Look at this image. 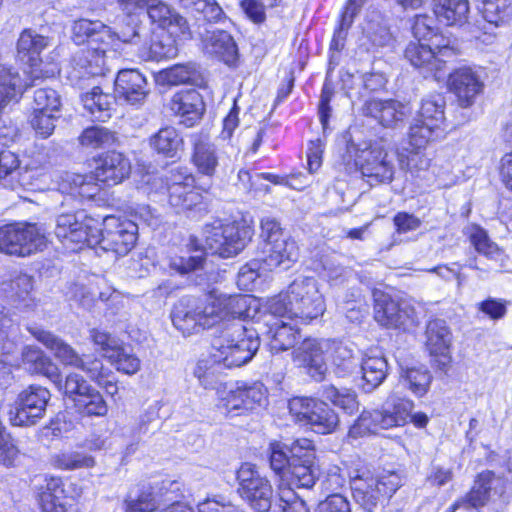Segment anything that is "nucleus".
Instances as JSON below:
<instances>
[{"mask_svg": "<svg viewBox=\"0 0 512 512\" xmlns=\"http://www.w3.org/2000/svg\"><path fill=\"white\" fill-rule=\"evenodd\" d=\"M442 126L416 118L409 129V145L416 150L424 149L428 143L438 139Z\"/></svg>", "mask_w": 512, "mask_h": 512, "instance_id": "ea45409f", "label": "nucleus"}, {"mask_svg": "<svg viewBox=\"0 0 512 512\" xmlns=\"http://www.w3.org/2000/svg\"><path fill=\"white\" fill-rule=\"evenodd\" d=\"M288 407L296 422L309 425L320 434L331 433L339 423L335 411L318 399L295 397L289 401Z\"/></svg>", "mask_w": 512, "mask_h": 512, "instance_id": "9b49d317", "label": "nucleus"}, {"mask_svg": "<svg viewBox=\"0 0 512 512\" xmlns=\"http://www.w3.org/2000/svg\"><path fill=\"white\" fill-rule=\"evenodd\" d=\"M325 300L319 290L318 281L313 277H299L281 293L269 299L266 310L272 315L297 319L309 323L323 315Z\"/></svg>", "mask_w": 512, "mask_h": 512, "instance_id": "7ed1b4c3", "label": "nucleus"}, {"mask_svg": "<svg viewBox=\"0 0 512 512\" xmlns=\"http://www.w3.org/2000/svg\"><path fill=\"white\" fill-rule=\"evenodd\" d=\"M97 220L91 217H84L80 220V227H69L67 230V238H59V240L66 246L70 244L79 245L81 248L83 245L89 247H96L97 241L99 240L96 233Z\"/></svg>", "mask_w": 512, "mask_h": 512, "instance_id": "58836bf2", "label": "nucleus"}, {"mask_svg": "<svg viewBox=\"0 0 512 512\" xmlns=\"http://www.w3.org/2000/svg\"><path fill=\"white\" fill-rule=\"evenodd\" d=\"M83 416L103 417L108 412V405L97 389L91 390L82 398H77L74 404Z\"/></svg>", "mask_w": 512, "mask_h": 512, "instance_id": "3c124183", "label": "nucleus"}, {"mask_svg": "<svg viewBox=\"0 0 512 512\" xmlns=\"http://www.w3.org/2000/svg\"><path fill=\"white\" fill-rule=\"evenodd\" d=\"M115 98V96L104 93L100 87L95 86L90 91L82 94L81 101L84 109L93 120L104 122L111 117Z\"/></svg>", "mask_w": 512, "mask_h": 512, "instance_id": "72a5a7b5", "label": "nucleus"}, {"mask_svg": "<svg viewBox=\"0 0 512 512\" xmlns=\"http://www.w3.org/2000/svg\"><path fill=\"white\" fill-rule=\"evenodd\" d=\"M27 330L37 341L49 349L64 366L83 371L110 395L117 393L118 387L115 383L106 379L107 370L100 359L93 355L79 354L70 344L50 331L39 327H28Z\"/></svg>", "mask_w": 512, "mask_h": 512, "instance_id": "39448f33", "label": "nucleus"}, {"mask_svg": "<svg viewBox=\"0 0 512 512\" xmlns=\"http://www.w3.org/2000/svg\"><path fill=\"white\" fill-rule=\"evenodd\" d=\"M240 497L254 510L268 511L272 504L273 489L251 463H243L237 471Z\"/></svg>", "mask_w": 512, "mask_h": 512, "instance_id": "f8f14e48", "label": "nucleus"}, {"mask_svg": "<svg viewBox=\"0 0 512 512\" xmlns=\"http://www.w3.org/2000/svg\"><path fill=\"white\" fill-rule=\"evenodd\" d=\"M62 107L61 96L52 88L35 90L33 96V110L59 115Z\"/></svg>", "mask_w": 512, "mask_h": 512, "instance_id": "5fc2aeb1", "label": "nucleus"}, {"mask_svg": "<svg viewBox=\"0 0 512 512\" xmlns=\"http://www.w3.org/2000/svg\"><path fill=\"white\" fill-rule=\"evenodd\" d=\"M268 314L271 318L267 321L270 350L278 353L294 347L299 338L298 329L285 321L287 317L275 316L270 312Z\"/></svg>", "mask_w": 512, "mask_h": 512, "instance_id": "bb28decb", "label": "nucleus"}, {"mask_svg": "<svg viewBox=\"0 0 512 512\" xmlns=\"http://www.w3.org/2000/svg\"><path fill=\"white\" fill-rule=\"evenodd\" d=\"M433 11L439 22L461 26L467 22L469 14L468 0H433Z\"/></svg>", "mask_w": 512, "mask_h": 512, "instance_id": "2f4dec72", "label": "nucleus"}, {"mask_svg": "<svg viewBox=\"0 0 512 512\" xmlns=\"http://www.w3.org/2000/svg\"><path fill=\"white\" fill-rule=\"evenodd\" d=\"M388 364L381 355H366L361 363L363 388L370 392L378 387L386 378Z\"/></svg>", "mask_w": 512, "mask_h": 512, "instance_id": "e433bc0d", "label": "nucleus"}, {"mask_svg": "<svg viewBox=\"0 0 512 512\" xmlns=\"http://www.w3.org/2000/svg\"><path fill=\"white\" fill-rule=\"evenodd\" d=\"M414 408L413 401L392 394L380 410L370 411L376 432L404 426Z\"/></svg>", "mask_w": 512, "mask_h": 512, "instance_id": "aec40b11", "label": "nucleus"}, {"mask_svg": "<svg viewBox=\"0 0 512 512\" xmlns=\"http://www.w3.org/2000/svg\"><path fill=\"white\" fill-rule=\"evenodd\" d=\"M91 175L66 172L59 181V190L73 197L91 199L99 192L96 181L108 186L117 185L127 178L131 171L129 160L121 153L109 152L97 160Z\"/></svg>", "mask_w": 512, "mask_h": 512, "instance_id": "20e7f679", "label": "nucleus"}, {"mask_svg": "<svg viewBox=\"0 0 512 512\" xmlns=\"http://www.w3.org/2000/svg\"><path fill=\"white\" fill-rule=\"evenodd\" d=\"M60 115L33 110L30 123L36 134L42 138H48L55 130V122Z\"/></svg>", "mask_w": 512, "mask_h": 512, "instance_id": "e2e57ef3", "label": "nucleus"}, {"mask_svg": "<svg viewBox=\"0 0 512 512\" xmlns=\"http://www.w3.org/2000/svg\"><path fill=\"white\" fill-rule=\"evenodd\" d=\"M51 394L45 387L30 385L17 398V406L10 411L9 420L14 426H31L42 419Z\"/></svg>", "mask_w": 512, "mask_h": 512, "instance_id": "4468645a", "label": "nucleus"}, {"mask_svg": "<svg viewBox=\"0 0 512 512\" xmlns=\"http://www.w3.org/2000/svg\"><path fill=\"white\" fill-rule=\"evenodd\" d=\"M267 391L260 382L237 385L220 398V406L228 415H240L266 401Z\"/></svg>", "mask_w": 512, "mask_h": 512, "instance_id": "dca6fc26", "label": "nucleus"}, {"mask_svg": "<svg viewBox=\"0 0 512 512\" xmlns=\"http://www.w3.org/2000/svg\"><path fill=\"white\" fill-rule=\"evenodd\" d=\"M322 396L347 414H353L359 408L355 392L349 389H338L335 386H325Z\"/></svg>", "mask_w": 512, "mask_h": 512, "instance_id": "603ef678", "label": "nucleus"}, {"mask_svg": "<svg viewBox=\"0 0 512 512\" xmlns=\"http://www.w3.org/2000/svg\"><path fill=\"white\" fill-rule=\"evenodd\" d=\"M183 144V140L174 127L166 126L161 128L150 138L151 147L166 157L176 156Z\"/></svg>", "mask_w": 512, "mask_h": 512, "instance_id": "a19ab883", "label": "nucleus"}, {"mask_svg": "<svg viewBox=\"0 0 512 512\" xmlns=\"http://www.w3.org/2000/svg\"><path fill=\"white\" fill-rule=\"evenodd\" d=\"M349 477L354 500L369 512L402 486V479L396 472L375 476L370 470L360 468L351 471Z\"/></svg>", "mask_w": 512, "mask_h": 512, "instance_id": "423d86ee", "label": "nucleus"}, {"mask_svg": "<svg viewBox=\"0 0 512 512\" xmlns=\"http://www.w3.org/2000/svg\"><path fill=\"white\" fill-rule=\"evenodd\" d=\"M65 490L60 477H49L45 479V485L41 486L39 502L43 512H66L63 500Z\"/></svg>", "mask_w": 512, "mask_h": 512, "instance_id": "c9c22d12", "label": "nucleus"}, {"mask_svg": "<svg viewBox=\"0 0 512 512\" xmlns=\"http://www.w3.org/2000/svg\"><path fill=\"white\" fill-rule=\"evenodd\" d=\"M152 23L162 29L177 27L179 32L185 34L188 31V24L184 17L174 11L162 0H153L145 7Z\"/></svg>", "mask_w": 512, "mask_h": 512, "instance_id": "7c9ffc66", "label": "nucleus"}, {"mask_svg": "<svg viewBox=\"0 0 512 512\" xmlns=\"http://www.w3.org/2000/svg\"><path fill=\"white\" fill-rule=\"evenodd\" d=\"M249 295L218 294L213 291L203 300L183 298L173 308L171 318L174 327L184 336L197 333L200 329L221 326V332L228 323L241 322V318L252 317Z\"/></svg>", "mask_w": 512, "mask_h": 512, "instance_id": "f257e3e1", "label": "nucleus"}, {"mask_svg": "<svg viewBox=\"0 0 512 512\" xmlns=\"http://www.w3.org/2000/svg\"><path fill=\"white\" fill-rule=\"evenodd\" d=\"M482 14L488 23L500 26L512 16L511 0H483Z\"/></svg>", "mask_w": 512, "mask_h": 512, "instance_id": "8fccbe9b", "label": "nucleus"}, {"mask_svg": "<svg viewBox=\"0 0 512 512\" xmlns=\"http://www.w3.org/2000/svg\"><path fill=\"white\" fill-rule=\"evenodd\" d=\"M279 507L283 512H309L303 499L291 487H279Z\"/></svg>", "mask_w": 512, "mask_h": 512, "instance_id": "0e129e2a", "label": "nucleus"}, {"mask_svg": "<svg viewBox=\"0 0 512 512\" xmlns=\"http://www.w3.org/2000/svg\"><path fill=\"white\" fill-rule=\"evenodd\" d=\"M157 507V501L149 488H134L130 490L123 502L125 512H152Z\"/></svg>", "mask_w": 512, "mask_h": 512, "instance_id": "de8ad7c7", "label": "nucleus"}, {"mask_svg": "<svg viewBox=\"0 0 512 512\" xmlns=\"http://www.w3.org/2000/svg\"><path fill=\"white\" fill-rule=\"evenodd\" d=\"M356 163L361 174L371 184L389 183L393 180L395 166L388 152L377 144L358 145Z\"/></svg>", "mask_w": 512, "mask_h": 512, "instance_id": "ddd939ff", "label": "nucleus"}, {"mask_svg": "<svg viewBox=\"0 0 512 512\" xmlns=\"http://www.w3.org/2000/svg\"><path fill=\"white\" fill-rule=\"evenodd\" d=\"M481 69L463 66L449 75L448 86L463 108L471 106L484 90Z\"/></svg>", "mask_w": 512, "mask_h": 512, "instance_id": "2eb2a0df", "label": "nucleus"}, {"mask_svg": "<svg viewBox=\"0 0 512 512\" xmlns=\"http://www.w3.org/2000/svg\"><path fill=\"white\" fill-rule=\"evenodd\" d=\"M21 364L31 374L45 376L53 383L60 382L61 375L58 366L36 346L27 345L23 347Z\"/></svg>", "mask_w": 512, "mask_h": 512, "instance_id": "393cba45", "label": "nucleus"}, {"mask_svg": "<svg viewBox=\"0 0 512 512\" xmlns=\"http://www.w3.org/2000/svg\"><path fill=\"white\" fill-rule=\"evenodd\" d=\"M328 353H330L335 372L341 377L353 373L358 367L359 357L352 343L331 341Z\"/></svg>", "mask_w": 512, "mask_h": 512, "instance_id": "f704fd0d", "label": "nucleus"}, {"mask_svg": "<svg viewBox=\"0 0 512 512\" xmlns=\"http://www.w3.org/2000/svg\"><path fill=\"white\" fill-rule=\"evenodd\" d=\"M169 203L178 212L190 210L202 202V195L194 186H169Z\"/></svg>", "mask_w": 512, "mask_h": 512, "instance_id": "09e8293b", "label": "nucleus"}, {"mask_svg": "<svg viewBox=\"0 0 512 512\" xmlns=\"http://www.w3.org/2000/svg\"><path fill=\"white\" fill-rule=\"evenodd\" d=\"M330 346L331 340L307 338L293 351L294 362L306 368L316 380H322L327 371L326 355Z\"/></svg>", "mask_w": 512, "mask_h": 512, "instance_id": "a211bd4d", "label": "nucleus"}, {"mask_svg": "<svg viewBox=\"0 0 512 512\" xmlns=\"http://www.w3.org/2000/svg\"><path fill=\"white\" fill-rule=\"evenodd\" d=\"M452 335L446 322L442 319L429 321L426 327V347L431 355H440L444 358L443 364L448 360L447 352L451 344Z\"/></svg>", "mask_w": 512, "mask_h": 512, "instance_id": "473e14b6", "label": "nucleus"}, {"mask_svg": "<svg viewBox=\"0 0 512 512\" xmlns=\"http://www.w3.org/2000/svg\"><path fill=\"white\" fill-rule=\"evenodd\" d=\"M103 227L96 224L97 241L105 251H112L117 255L128 254L135 246L138 236L137 224L127 218L107 216L103 219Z\"/></svg>", "mask_w": 512, "mask_h": 512, "instance_id": "9d476101", "label": "nucleus"}, {"mask_svg": "<svg viewBox=\"0 0 512 512\" xmlns=\"http://www.w3.org/2000/svg\"><path fill=\"white\" fill-rule=\"evenodd\" d=\"M169 107L180 118V122L188 127L195 125L205 111L203 97L195 89L181 90L175 93L170 100Z\"/></svg>", "mask_w": 512, "mask_h": 512, "instance_id": "5701e85b", "label": "nucleus"}, {"mask_svg": "<svg viewBox=\"0 0 512 512\" xmlns=\"http://www.w3.org/2000/svg\"><path fill=\"white\" fill-rule=\"evenodd\" d=\"M54 467L62 470L90 469L96 464L95 458L79 451H62L52 456Z\"/></svg>", "mask_w": 512, "mask_h": 512, "instance_id": "a18cd8bd", "label": "nucleus"}, {"mask_svg": "<svg viewBox=\"0 0 512 512\" xmlns=\"http://www.w3.org/2000/svg\"><path fill=\"white\" fill-rule=\"evenodd\" d=\"M262 253L263 261L269 269L277 267L288 269L298 260L299 247L294 239L284 236L269 246H263Z\"/></svg>", "mask_w": 512, "mask_h": 512, "instance_id": "a878e982", "label": "nucleus"}, {"mask_svg": "<svg viewBox=\"0 0 512 512\" xmlns=\"http://www.w3.org/2000/svg\"><path fill=\"white\" fill-rule=\"evenodd\" d=\"M109 48L111 47L104 44H91L78 52L69 74L71 81L80 86L84 80L104 75L106 52Z\"/></svg>", "mask_w": 512, "mask_h": 512, "instance_id": "f3484780", "label": "nucleus"}, {"mask_svg": "<svg viewBox=\"0 0 512 512\" xmlns=\"http://www.w3.org/2000/svg\"><path fill=\"white\" fill-rule=\"evenodd\" d=\"M204 261V253L196 251L195 255L176 256L170 260V267L180 274H187L198 270L202 267Z\"/></svg>", "mask_w": 512, "mask_h": 512, "instance_id": "338daca9", "label": "nucleus"}, {"mask_svg": "<svg viewBox=\"0 0 512 512\" xmlns=\"http://www.w3.org/2000/svg\"><path fill=\"white\" fill-rule=\"evenodd\" d=\"M164 80L170 85L191 84L198 87L205 85V79L196 63L177 64L163 73Z\"/></svg>", "mask_w": 512, "mask_h": 512, "instance_id": "4c0bfd02", "label": "nucleus"}, {"mask_svg": "<svg viewBox=\"0 0 512 512\" xmlns=\"http://www.w3.org/2000/svg\"><path fill=\"white\" fill-rule=\"evenodd\" d=\"M72 32V39L77 45L86 42L87 46L91 44H104L108 46L109 43L115 40L111 28L100 21L78 20L74 23Z\"/></svg>", "mask_w": 512, "mask_h": 512, "instance_id": "cd10ccee", "label": "nucleus"}, {"mask_svg": "<svg viewBox=\"0 0 512 512\" xmlns=\"http://www.w3.org/2000/svg\"><path fill=\"white\" fill-rule=\"evenodd\" d=\"M114 141V133L102 126L86 128L79 136L81 146L89 149L103 148L111 145Z\"/></svg>", "mask_w": 512, "mask_h": 512, "instance_id": "864d4df0", "label": "nucleus"}, {"mask_svg": "<svg viewBox=\"0 0 512 512\" xmlns=\"http://www.w3.org/2000/svg\"><path fill=\"white\" fill-rule=\"evenodd\" d=\"M435 48L422 42H410L405 49V58L424 77H433L439 81L446 75V63L456 55L454 48L433 42Z\"/></svg>", "mask_w": 512, "mask_h": 512, "instance_id": "1a4fd4ad", "label": "nucleus"}, {"mask_svg": "<svg viewBox=\"0 0 512 512\" xmlns=\"http://www.w3.org/2000/svg\"><path fill=\"white\" fill-rule=\"evenodd\" d=\"M437 27L433 16L416 15L412 24V33L417 42L431 41L436 38Z\"/></svg>", "mask_w": 512, "mask_h": 512, "instance_id": "680f3d73", "label": "nucleus"}, {"mask_svg": "<svg viewBox=\"0 0 512 512\" xmlns=\"http://www.w3.org/2000/svg\"><path fill=\"white\" fill-rule=\"evenodd\" d=\"M400 379L403 385L418 397L424 396L431 385L432 375L425 367L402 368Z\"/></svg>", "mask_w": 512, "mask_h": 512, "instance_id": "79ce46f5", "label": "nucleus"}, {"mask_svg": "<svg viewBox=\"0 0 512 512\" xmlns=\"http://www.w3.org/2000/svg\"><path fill=\"white\" fill-rule=\"evenodd\" d=\"M108 360L117 369L127 375L136 374L141 368L140 359L131 351L120 346L114 353L108 355Z\"/></svg>", "mask_w": 512, "mask_h": 512, "instance_id": "4d7b16f0", "label": "nucleus"}, {"mask_svg": "<svg viewBox=\"0 0 512 512\" xmlns=\"http://www.w3.org/2000/svg\"><path fill=\"white\" fill-rule=\"evenodd\" d=\"M146 78L136 69H124L115 79V97L130 105L141 104L148 95Z\"/></svg>", "mask_w": 512, "mask_h": 512, "instance_id": "4be33fe9", "label": "nucleus"}, {"mask_svg": "<svg viewBox=\"0 0 512 512\" xmlns=\"http://www.w3.org/2000/svg\"><path fill=\"white\" fill-rule=\"evenodd\" d=\"M259 346L255 329L242 322L228 323L214 339L209 355L197 362L194 375L205 389H218L223 371L248 363Z\"/></svg>", "mask_w": 512, "mask_h": 512, "instance_id": "f03ea898", "label": "nucleus"}, {"mask_svg": "<svg viewBox=\"0 0 512 512\" xmlns=\"http://www.w3.org/2000/svg\"><path fill=\"white\" fill-rule=\"evenodd\" d=\"M191 162L199 174L213 177L219 166V154L216 146L206 138L195 136Z\"/></svg>", "mask_w": 512, "mask_h": 512, "instance_id": "c85d7f7f", "label": "nucleus"}, {"mask_svg": "<svg viewBox=\"0 0 512 512\" xmlns=\"http://www.w3.org/2000/svg\"><path fill=\"white\" fill-rule=\"evenodd\" d=\"M177 51L174 39L166 32H161L153 37L149 47L143 48L142 56L149 60L160 61L175 57Z\"/></svg>", "mask_w": 512, "mask_h": 512, "instance_id": "49530a36", "label": "nucleus"}, {"mask_svg": "<svg viewBox=\"0 0 512 512\" xmlns=\"http://www.w3.org/2000/svg\"><path fill=\"white\" fill-rule=\"evenodd\" d=\"M270 465L271 468L280 474L284 479L290 466V455H288V445L280 442H274L270 445Z\"/></svg>", "mask_w": 512, "mask_h": 512, "instance_id": "052dcab7", "label": "nucleus"}, {"mask_svg": "<svg viewBox=\"0 0 512 512\" xmlns=\"http://www.w3.org/2000/svg\"><path fill=\"white\" fill-rule=\"evenodd\" d=\"M471 245L479 253L488 259L497 260L502 255V250L488 236L487 232L478 225H471L466 232Z\"/></svg>", "mask_w": 512, "mask_h": 512, "instance_id": "c03bdc74", "label": "nucleus"}, {"mask_svg": "<svg viewBox=\"0 0 512 512\" xmlns=\"http://www.w3.org/2000/svg\"><path fill=\"white\" fill-rule=\"evenodd\" d=\"M203 50L219 57L225 63L234 61L237 46L232 36L223 30L206 31L201 35Z\"/></svg>", "mask_w": 512, "mask_h": 512, "instance_id": "c756f323", "label": "nucleus"}, {"mask_svg": "<svg viewBox=\"0 0 512 512\" xmlns=\"http://www.w3.org/2000/svg\"><path fill=\"white\" fill-rule=\"evenodd\" d=\"M314 462L315 460L308 463L290 464L288 473L283 480H287L289 485L296 487H313L319 476V469Z\"/></svg>", "mask_w": 512, "mask_h": 512, "instance_id": "37998d69", "label": "nucleus"}, {"mask_svg": "<svg viewBox=\"0 0 512 512\" xmlns=\"http://www.w3.org/2000/svg\"><path fill=\"white\" fill-rule=\"evenodd\" d=\"M47 243L44 231L36 224L14 223L0 227V252L26 257L42 250Z\"/></svg>", "mask_w": 512, "mask_h": 512, "instance_id": "6e6552de", "label": "nucleus"}, {"mask_svg": "<svg viewBox=\"0 0 512 512\" xmlns=\"http://www.w3.org/2000/svg\"><path fill=\"white\" fill-rule=\"evenodd\" d=\"M56 384L63 390L65 396L73 400L74 404L77 398L84 397L94 389L82 375L76 372L67 374L63 385L61 381Z\"/></svg>", "mask_w": 512, "mask_h": 512, "instance_id": "13d9d810", "label": "nucleus"}, {"mask_svg": "<svg viewBox=\"0 0 512 512\" xmlns=\"http://www.w3.org/2000/svg\"><path fill=\"white\" fill-rule=\"evenodd\" d=\"M430 158H428L421 150L411 148L406 160L401 157L400 165L412 175H418L420 172L426 171L430 166Z\"/></svg>", "mask_w": 512, "mask_h": 512, "instance_id": "774afa93", "label": "nucleus"}, {"mask_svg": "<svg viewBox=\"0 0 512 512\" xmlns=\"http://www.w3.org/2000/svg\"><path fill=\"white\" fill-rule=\"evenodd\" d=\"M363 114L375 118L386 128H396L408 115L404 104L396 100L370 99L362 108Z\"/></svg>", "mask_w": 512, "mask_h": 512, "instance_id": "b1692460", "label": "nucleus"}, {"mask_svg": "<svg viewBox=\"0 0 512 512\" xmlns=\"http://www.w3.org/2000/svg\"><path fill=\"white\" fill-rule=\"evenodd\" d=\"M205 249L228 258L237 255L251 240L253 229L245 221L222 223L216 220L204 227Z\"/></svg>", "mask_w": 512, "mask_h": 512, "instance_id": "0eeeda50", "label": "nucleus"}, {"mask_svg": "<svg viewBox=\"0 0 512 512\" xmlns=\"http://www.w3.org/2000/svg\"><path fill=\"white\" fill-rule=\"evenodd\" d=\"M373 296L375 301L374 318L379 324L404 330L414 324L413 311L407 306L402 307L388 294L381 291H375Z\"/></svg>", "mask_w": 512, "mask_h": 512, "instance_id": "6ab92c4d", "label": "nucleus"}, {"mask_svg": "<svg viewBox=\"0 0 512 512\" xmlns=\"http://www.w3.org/2000/svg\"><path fill=\"white\" fill-rule=\"evenodd\" d=\"M506 490V480L494 472L486 470L479 473L470 491L464 496L469 507L481 508L497 497H501Z\"/></svg>", "mask_w": 512, "mask_h": 512, "instance_id": "412c9836", "label": "nucleus"}, {"mask_svg": "<svg viewBox=\"0 0 512 512\" xmlns=\"http://www.w3.org/2000/svg\"><path fill=\"white\" fill-rule=\"evenodd\" d=\"M288 452L290 455V464L295 463H308L315 460V451L313 442L307 438L294 440L288 445Z\"/></svg>", "mask_w": 512, "mask_h": 512, "instance_id": "bf43d9fd", "label": "nucleus"}, {"mask_svg": "<svg viewBox=\"0 0 512 512\" xmlns=\"http://www.w3.org/2000/svg\"><path fill=\"white\" fill-rule=\"evenodd\" d=\"M445 100L441 95H434L422 101L417 118L443 126L445 121Z\"/></svg>", "mask_w": 512, "mask_h": 512, "instance_id": "6e6d98bb", "label": "nucleus"}, {"mask_svg": "<svg viewBox=\"0 0 512 512\" xmlns=\"http://www.w3.org/2000/svg\"><path fill=\"white\" fill-rule=\"evenodd\" d=\"M115 40L109 43L108 46L115 48L118 42L127 44H139L141 42L143 33L142 28L138 25L134 19L129 18L128 22L123 25L118 32H113Z\"/></svg>", "mask_w": 512, "mask_h": 512, "instance_id": "69168bd1", "label": "nucleus"}]
</instances>
